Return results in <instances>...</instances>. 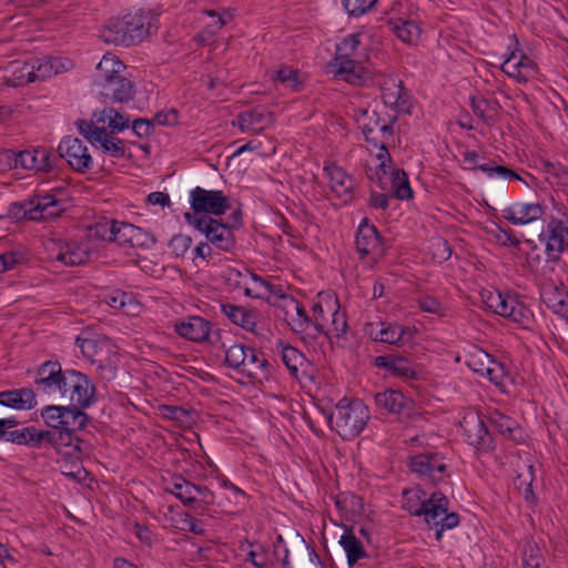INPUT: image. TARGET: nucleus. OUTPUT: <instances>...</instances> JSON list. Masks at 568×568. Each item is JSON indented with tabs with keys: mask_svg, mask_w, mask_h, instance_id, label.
I'll return each mask as SVG.
<instances>
[{
	"mask_svg": "<svg viewBox=\"0 0 568 568\" xmlns=\"http://www.w3.org/2000/svg\"><path fill=\"white\" fill-rule=\"evenodd\" d=\"M362 132L367 143V155L364 159L365 174L367 179L382 190L393 191L398 200H408L413 196L408 176L404 170L392 165V158L387 143L394 135L393 125L381 121L376 112L368 116V122L363 123Z\"/></svg>",
	"mask_w": 568,
	"mask_h": 568,
	"instance_id": "nucleus-1",
	"label": "nucleus"
},
{
	"mask_svg": "<svg viewBox=\"0 0 568 568\" xmlns=\"http://www.w3.org/2000/svg\"><path fill=\"white\" fill-rule=\"evenodd\" d=\"M154 17L151 10L132 8L125 13L110 19L104 26L101 37L104 42L114 45H135L150 34Z\"/></svg>",
	"mask_w": 568,
	"mask_h": 568,
	"instance_id": "nucleus-2",
	"label": "nucleus"
},
{
	"mask_svg": "<svg viewBox=\"0 0 568 568\" xmlns=\"http://www.w3.org/2000/svg\"><path fill=\"white\" fill-rule=\"evenodd\" d=\"M361 33L347 34L337 45L331 62L337 75L353 85H363L371 79V72L358 61Z\"/></svg>",
	"mask_w": 568,
	"mask_h": 568,
	"instance_id": "nucleus-3",
	"label": "nucleus"
},
{
	"mask_svg": "<svg viewBox=\"0 0 568 568\" xmlns=\"http://www.w3.org/2000/svg\"><path fill=\"white\" fill-rule=\"evenodd\" d=\"M65 211V201L57 193H38L22 202L9 205L7 216L12 221L51 220Z\"/></svg>",
	"mask_w": 568,
	"mask_h": 568,
	"instance_id": "nucleus-4",
	"label": "nucleus"
},
{
	"mask_svg": "<svg viewBox=\"0 0 568 568\" xmlns=\"http://www.w3.org/2000/svg\"><path fill=\"white\" fill-rule=\"evenodd\" d=\"M369 410L361 399L342 398L329 415L331 427L343 438L353 439L365 428Z\"/></svg>",
	"mask_w": 568,
	"mask_h": 568,
	"instance_id": "nucleus-5",
	"label": "nucleus"
},
{
	"mask_svg": "<svg viewBox=\"0 0 568 568\" xmlns=\"http://www.w3.org/2000/svg\"><path fill=\"white\" fill-rule=\"evenodd\" d=\"M75 344L82 355L104 374L106 378L115 376L120 362L119 351L113 342L104 335L78 337Z\"/></svg>",
	"mask_w": 568,
	"mask_h": 568,
	"instance_id": "nucleus-6",
	"label": "nucleus"
},
{
	"mask_svg": "<svg viewBox=\"0 0 568 568\" xmlns=\"http://www.w3.org/2000/svg\"><path fill=\"white\" fill-rule=\"evenodd\" d=\"M225 365L252 381L262 382L270 376V364L264 354L243 344L226 348Z\"/></svg>",
	"mask_w": 568,
	"mask_h": 568,
	"instance_id": "nucleus-7",
	"label": "nucleus"
},
{
	"mask_svg": "<svg viewBox=\"0 0 568 568\" xmlns=\"http://www.w3.org/2000/svg\"><path fill=\"white\" fill-rule=\"evenodd\" d=\"M95 386L83 373L75 369H65L60 397L70 403V407L85 409L92 406L95 400Z\"/></svg>",
	"mask_w": 568,
	"mask_h": 568,
	"instance_id": "nucleus-8",
	"label": "nucleus"
},
{
	"mask_svg": "<svg viewBox=\"0 0 568 568\" xmlns=\"http://www.w3.org/2000/svg\"><path fill=\"white\" fill-rule=\"evenodd\" d=\"M101 236L119 245L146 248L155 243L152 234L131 223L120 221H106L99 225Z\"/></svg>",
	"mask_w": 568,
	"mask_h": 568,
	"instance_id": "nucleus-9",
	"label": "nucleus"
},
{
	"mask_svg": "<svg viewBox=\"0 0 568 568\" xmlns=\"http://www.w3.org/2000/svg\"><path fill=\"white\" fill-rule=\"evenodd\" d=\"M185 222L200 233L216 248L230 252L235 246V237L232 229L212 216H197L184 214Z\"/></svg>",
	"mask_w": 568,
	"mask_h": 568,
	"instance_id": "nucleus-10",
	"label": "nucleus"
},
{
	"mask_svg": "<svg viewBox=\"0 0 568 568\" xmlns=\"http://www.w3.org/2000/svg\"><path fill=\"white\" fill-rule=\"evenodd\" d=\"M556 210L558 216H551L539 235L549 260H557L568 247V210L564 205Z\"/></svg>",
	"mask_w": 568,
	"mask_h": 568,
	"instance_id": "nucleus-11",
	"label": "nucleus"
},
{
	"mask_svg": "<svg viewBox=\"0 0 568 568\" xmlns=\"http://www.w3.org/2000/svg\"><path fill=\"white\" fill-rule=\"evenodd\" d=\"M408 467L419 478L433 484L443 483L450 475L445 456L434 450H426L410 456Z\"/></svg>",
	"mask_w": 568,
	"mask_h": 568,
	"instance_id": "nucleus-12",
	"label": "nucleus"
},
{
	"mask_svg": "<svg viewBox=\"0 0 568 568\" xmlns=\"http://www.w3.org/2000/svg\"><path fill=\"white\" fill-rule=\"evenodd\" d=\"M422 516L427 525L436 529L437 540L442 538L445 530L453 529L459 524V515L455 511L448 513V499L439 491L428 497Z\"/></svg>",
	"mask_w": 568,
	"mask_h": 568,
	"instance_id": "nucleus-13",
	"label": "nucleus"
},
{
	"mask_svg": "<svg viewBox=\"0 0 568 568\" xmlns=\"http://www.w3.org/2000/svg\"><path fill=\"white\" fill-rule=\"evenodd\" d=\"M280 306L284 310V317L291 329L304 338L315 339L318 336L317 328L323 327L318 318L312 320L304 306L292 296L280 295Z\"/></svg>",
	"mask_w": 568,
	"mask_h": 568,
	"instance_id": "nucleus-14",
	"label": "nucleus"
},
{
	"mask_svg": "<svg viewBox=\"0 0 568 568\" xmlns=\"http://www.w3.org/2000/svg\"><path fill=\"white\" fill-rule=\"evenodd\" d=\"M375 82L381 89L386 106L397 113H412L413 98L400 79L394 74L379 73L376 75Z\"/></svg>",
	"mask_w": 568,
	"mask_h": 568,
	"instance_id": "nucleus-15",
	"label": "nucleus"
},
{
	"mask_svg": "<svg viewBox=\"0 0 568 568\" xmlns=\"http://www.w3.org/2000/svg\"><path fill=\"white\" fill-rule=\"evenodd\" d=\"M191 212L197 216H220L231 209L230 197L220 190H205L196 186L190 192Z\"/></svg>",
	"mask_w": 568,
	"mask_h": 568,
	"instance_id": "nucleus-16",
	"label": "nucleus"
},
{
	"mask_svg": "<svg viewBox=\"0 0 568 568\" xmlns=\"http://www.w3.org/2000/svg\"><path fill=\"white\" fill-rule=\"evenodd\" d=\"M41 417L52 430H81L88 424V415L80 409L62 405H49L41 409Z\"/></svg>",
	"mask_w": 568,
	"mask_h": 568,
	"instance_id": "nucleus-17",
	"label": "nucleus"
},
{
	"mask_svg": "<svg viewBox=\"0 0 568 568\" xmlns=\"http://www.w3.org/2000/svg\"><path fill=\"white\" fill-rule=\"evenodd\" d=\"M45 250L52 261L61 262L68 266L83 264L89 258L88 243L50 239L45 242Z\"/></svg>",
	"mask_w": 568,
	"mask_h": 568,
	"instance_id": "nucleus-18",
	"label": "nucleus"
},
{
	"mask_svg": "<svg viewBox=\"0 0 568 568\" xmlns=\"http://www.w3.org/2000/svg\"><path fill=\"white\" fill-rule=\"evenodd\" d=\"M77 129L93 146L101 148L110 156L124 158V143L122 140L108 134L105 128L95 125L93 121L79 120Z\"/></svg>",
	"mask_w": 568,
	"mask_h": 568,
	"instance_id": "nucleus-19",
	"label": "nucleus"
},
{
	"mask_svg": "<svg viewBox=\"0 0 568 568\" xmlns=\"http://www.w3.org/2000/svg\"><path fill=\"white\" fill-rule=\"evenodd\" d=\"M58 152L60 158L64 159L78 173L84 174L93 168V158L85 142L79 138H63L58 145Z\"/></svg>",
	"mask_w": 568,
	"mask_h": 568,
	"instance_id": "nucleus-20",
	"label": "nucleus"
},
{
	"mask_svg": "<svg viewBox=\"0 0 568 568\" xmlns=\"http://www.w3.org/2000/svg\"><path fill=\"white\" fill-rule=\"evenodd\" d=\"M356 251L362 258H368V262L375 263L384 255V245L377 229L364 219L356 232Z\"/></svg>",
	"mask_w": 568,
	"mask_h": 568,
	"instance_id": "nucleus-21",
	"label": "nucleus"
},
{
	"mask_svg": "<svg viewBox=\"0 0 568 568\" xmlns=\"http://www.w3.org/2000/svg\"><path fill=\"white\" fill-rule=\"evenodd\" d=\"M460 427L464 439L477 450L486 453L494 448L493 437L478 413L467 412L460 422Z\"/></svg>",
	"mask_w": 568,
	"mask_h": 568,
	"instance_id": "nucleus-22",
	"label": "nucleus"
},
{
	"mask_svg": "<svg viewBox=\"0 0 568 568\" xmlns=\"http://www.w3.org/2000/svg\"><path fill=\"white\" fill-rule=\"evenodd\" d=\"M14 168L37 172H50L54 169L57 156L45 146H36L14 154Z\"/></svg>",
	"mask_w": 568,
	"mask_h": 568,
	"instance_id": "nucleus-23",
	"label": "nucleus"
},
{
	"mask_svg": "<svg viewBox=\"0 0 568 568\" xmlns=\"http://www.w3.org/2000/svg\"><path fill=\"white\" fill-rule=\"evenodd\" d=\"M274 114L265 106L257 105L239 113L233 121V126L242 133L261 134L274 124Z\"/></svg>",
	"mask_w": 568,
	"mask_h": 568,
	"instance_id": "nucleus-24",
	"label": "nucleus"
},
{
	"mask_svg": "<svg viewBox=\"0 0 568 568\" xmlns=\"http://www.w3.org/2000/svg\"><path fill=\"white\" fill-rule=\"evenodd\" d=\"M233 277L237 286L243 287L246 296L253 298H264L267 294H270L280 298V295H284L281 293L280 287H276L265 278L255 273H251L247 270H245L244 273L240 271H230V278Z\"/></svg>",
	"mask_w": 568,
	"mask_h": 568,
	"instance_id": "nucleus-25",
	"label": "nucleus"
},
{
	"mask_svg": "<svg viewBox=\"0 0 568 568\" xmlns=\"http://www.w3.org/2000/svg\"><path fill=\"white\" fill-rule=\"evenodd\" d=\"M65 369L59 362H45L37 371L34 385L38 392L45 395H59L62 390Z\"/></svg>",
	"mask_w": 568,
	"mask_h": 568,
	"instance_id": "nucleus-26",
	"label": "nucleus"
},
{
	"mask_svg": "<svg viewBox=\"0 0 568 568\" xmlns=\"http://www.w3.org/2000/svg\"><path fill=\"white\" fill-rule=\"evenodd\" d=\"M75 432L69 429L45 430L44 443L50 444L57 454L65 459H79L82 453L83 440L74 436Z\"/></svg>",
	"mask_w": 568,
	"mask_h": 568,
	"instance_id": "nucleus-27",
	"label": "nucleus"
},
{
	"mask_svg": "<svg viewBox=\"0 0 568 568\" xmlns=\"http://www.w3.org/2000/svg\"><path fill=\"white\" fill-rule=\"evenodd\" d=\"M275 352L288 369L292 377L300 383L308 378L310 362L296 347L280 341L275 345Z\"/></svg>",
	"mask_w": 568,
	"mask_h": 568,
	"instance_id": "nucleus-28",
	"label": "nucleus"
},
{
	"mask_svg": "<svg viewBox=\"0 0 568 568\" xmlns=\"http://www.w3.org/2000/svg\"><path fill=\"white\" fill-rule=\"evenodd\" d=\"M540 298L551 313L568 323V288L562 283H544Z\"/></svg>",
	"mask_w": 568,
	"mask_h": 568,
	"instance_id": "nucleus-29",
	"label": "nucleus"
},
{
	"mask_svg": "<svg viewBox=\"0 0 568 568\" xmlns=\"http://www.w3.org/2000/svg\"><path fill=\"white\" fill-rule=\"evenodd\" d=\"M173 328L184 339L193 343H203L209 339L211 323L201 316L193 315L176 321Z\"/></svg>",
	"mask_w": 568,
	"mask_h": 568,
	"instance_id": "nucleus-30",
	"label": "nucleus"
},
{
	"mask_svg": "<svg viewBox=\"0 0 568 568\" xmlns=\"http://www.w3.org/2000/svg\"><path fill=\"white\" fill-rule=\"evenodd\" d=\"M369 334L376 342L400 347L413 341L415 328L397 323H381L379 328L372 327Z\"/></svg>",
	"mask_w": 568,
	"mask_h": 568,
	"instance_id": "nucleus-31",
	"label": "nucleus"
},
{
	"mask_svg": "<svg viewBox=\"0 0 568 568\" xmlns=\"http://www.w3.org/2000/svg\"><path fill=\"white\" fill-rule=\"evenodd\" d=\"M324 172L329 180L332 192L344 203L352 201L354 191V179L342 166L335 163H327Z\"/></svg>",
	"mask_w": 568,
	"mask_h": 568,
	"instance_id": "nucleus-32",
	"label": "nucleus"
},
{
	"mask_svg": "<svg viewBox=\"0 0 568 568\" xmlns=\"http://www.w3.org/2000/svg\"><path fill=\"white\" fill-rule=\"evenodd\" d=\"M32 78L36 81H44L53 75L69 71L73 63L68 58L44 57L30 60Z\"/></svg>",
	"mask_w": 568,
	"mask_h": 568,
	"instance_id": "nucleus-33",
	"label": "nucleus"
},
{
	"mask_svg": "<svg viewBox=\"0 0 568 568\" xmlns=\"http://www.w3.org/2000/svg\"><path fill=\"white\" fill-rule=\"evenodd\" d=\"M547 211L544 203L518 202L504 210V217L514 225H525L541 219Z\"/></svg>",
	"mask_w": 568,
	"mask_h": 568,
	"instance_id": "nucleus-34",
	"label": "nucleus"
},
{
	"mask_svg": "<svg viewBox=\"0 0 568 568\" xmlns=\"http://www.w3.org/2000/svg\"><path fill=\"white\" fill-rule=\"evenodd\" d=\"M376 367L384 369L392 376L405 379H417L418 373L415 365L406 357L398 355H381L374 359Z\"/></svg>",
	"mask_w": 568,
	"mask_h": 568,
	"instance_id": "nucleus-35",
	"label": "nucleus"
},
{
	"mask_svg": "<svg viewBox=\"0 0 568 568\" xmlns=\"http://www.w3.org/2000/svg\"><path fill=\"white\" fill-rule=\"evenodd\" d=\"M375 403L379 408L398 416H408L414 408V402L409 397L394 389L376 394Z\"/></svg>",
	"mask_w": 568,
	"mask_h": 568,
	"instance_id": "nucleus-36",
	"label": "nucleus"
},
{
	"mask_svg": "<svg viewBox=\"0 0 568 568\" xmlns=\"http://www.w3.org/2000/svg\"><path fill=\"white\" fill-rule=\"evenodd\" d=\"M501 70L517 82H526L535 74V62L527 55L511 52L503 62Z\"/></svg>",
	"mask_w": 568,
	"mask_h": 568,
	"instance_id": "nucleus-37",
	"label": "nucleus"
},
{
	"mask_svg": "<svg viewBox=\"0 0 568 568\" xmlns=\"http://www.w3.org/2000/svg\"><path fill=\"white\" fill-rule=\"evenodd\" d=\"M222 313L235 325L252 333H257L258 315L255 310L234 304H222Z\"/></svg>",
	"mask_w": 568,
	"mask_h": 568,
	"instance_id": "nucleus-38",
	"label": "nucleus"
},
{
	"mask_svg": "<svg viewBox=\"0 0 568 568\" xmlns=\"http://www.w3.org/2000/svg\"><path fill=\"white\" fill-rule=\"evenodd\" d=\"M500 316L524 327L528 326L534 318V314L529 307L517 295L513 294L507 298Z\"/></svg>",
	"mask_w": 568,
	"mask_h": 568,
	"instance_id": "nucleus-39",
	"label": "nucleus"
},
{
	"mask_svg": "<svg viewBox=\"0 0 568 568\" xmlns=\"http://www.w3.org/2000/svg\"><path fill=\"white\" fill-rule=\"evenodd\" d=\"M44 433L45 430L38 429L34 426H27L9 430L4 434V439L13 444L26 445L30 448H40L44 443Z\"/></svg>",
	"mask_w": 568,
	"mask_h": 568,
	"instance_id": "nucleus-40",
	"label": "nucleus"
},
{
	"mask_svg": "<svg viewBox=\"0 0 568 568\" xmlns=\"http://www.w3.org/2000/svg\"><path fill=\"white\" fill-rule=\"evenodd\" d=\"M36 395L31 388H20L0 393V405L16 409H31L36 406Z\"/></svg>",
	"mask_w": 568,
	"mask_h": 568,
	"instance_id": "nucleus-41",
	"label": "nucleus"
},
{
	"mask_svg": "<svg viewBox=\"0 0 568 568\" xmlns=\"http://www.w3.org/2000/svg\"><path fill=\"white\" fill-rule=\"evenodd\" d=\"M124 70V64L115 55L104 54L97 65L95 81L101 87L122 75Z\"/></svg>",
	"mask_w": 568,
	"mask_h": 568,
	"instance_id": "nucleus-42",
	"label": "nucleus"
},
{
	"mask_svg": "<svg viewBox=\"0 0 568 568\" xmlns=\"http://www.w3.org/2000/svg\"><path fill=\"white\" fill-rule=\"evenodd\" d=\"M101 88L103 94L115 102H126L133 98V87L123 74L104 83Z\"/></svg>",
	"mask_w": 568,
	"mask_h": 568,
	"instance_id": "nucleus-43",
	"label": "nucleus"
},
{
	"mask_svg": "<svg viewBox=\"0 0 568 568\" xmlns=\"http://www.w3.org/2000/svg\"><path fill=\"white\" fill-rule=\"evenodd\" d=\"M339 545L346 554L347 564L349 566H354L358 560L368 557L363 542L351 530L344 531L341 536Z\"/></svg>",
	"mask_w": 568,
	"mask_h": 568,
	"instance_id": "nucleus-44",
	"label": "nucleus"
},
{
	"mask_svg": "<svg viewBox=\"0 0 568 568\" xmlns=\"http://www.w3.org/2000/svg\"><path fill=\"white\" fill-rule=\"evenodd\" d=\"M94 124L106 125L111 132H121L129 126V119L112 108H104L102 111L94 113Z\"/></svg>",
	"mask_w": 568,
	"mask_h": 568,
	"instance_id": "nucleus-45",
	"label": "nucleus"
},
{
	"mask_svg": "<svg viewBox=\"0 0 568 568\" xmlns=\"http://www.w3.org/2000/svg\"><path fill=\"white\" fill-rule=\"evenodd\" d=\"M334 306H337V298L332 296H320L318 302L313 304L312 311L313 316L312 320H317L322 324V328H317L318 335L327 334L325 326L328 327L331 313L334 311Z\"/></svg>",
	"mask_w": 568,
	"mask_h": 568,
	"instance_id": "nucleus-46",
	"label": "nucleus"
},
{
	"mask_svg": "<svg viewBox=\"0 0 568 568\" xmlns=\"http://www.w3.org/2000/svg\"><path fill=\"white\" fill-rule=\"evenodd\" d=\"M426 493L419 487H413L403 491V508L413 516H422L427 503Z\"/></svg>",
	"mask_w": 568,
	"mask_h": 568,
	"instance_id": "nucleus-47",
	"label": "nucleus"
},
{
	"mask_svg": "<svg viewBox=\"0 0 568 568\" xmlns=\"http://www.w3.org/2000/svg\"><path fill=\"white\" fill-rule=\"evenodd\" d=\"M489 422L498 433L508 438L517 439V434L521 433L515 419L498 410L489 414Z\"/></svg>",
	"mask_w": 568,
	"mask_h": 568,
	"instance_id": "nucleus-48",
	"label": "nucleus"
},
{
	"mask_svg": "<svg viewBox=\"0 0 568 568\" xmlns=\"http://www.w3.org/2000/svg\"><path fill=\"white\" fill-rule=\"evenodd\" d=\"M104 301L112 308L123 310L125 313H133L140 308L139 303L131 294L120 290L105 294Z\"/></svg>",
	"mask_w": 568,
	"mask_h": 568,
	"instance_id": "nucleus-49",
	"label": "nucleus"
},
{
	"mask_svg": "<svg viewBox=\"0 0 568 568\" xmlns=\"http://www.w3.org/2000/svg\"><path fill=\"white\" fill-rule=\"evenodd\" d=\"M521 565L523 568H547L541 549L535 541L527 540L524 544Z\"/></svg>",
	"mask_w": 568,
	"mask_h": 568,
	"instance_id": "nucleus-50",
	"label": "nucleus"
},
{
	"mask_svg": "<svg viewBox=\"0 0 568 568\" xmlns=\"http://www.w3.org/2000/svg\"><path fill=\"white\" fill-rule=\"evenodd\" d=\"M509 295L510 294H504L501 291L495 288H484L480 292L485 307L498 315L503 313L504 305Z\"/></svg>",
	"mask_w": 568,
	"mask_h": 568,
	"instance_id": "nucleus-51",
	"label": "nucleus"
},
{
	"mask_svg": "<svg viewBox=\"0 0 568 568\" xmlns=\"http://www.w3.org/2000/svg\"><path fill=\"white\" fill-rule=\"evenodd\" d=\"M493 357L479 347H473L465 355V364L479 376L485 371L487 365L491 362Z\"/></svg>",
	"mask_w": 568,
	"mask_h": 568,
	"instance_id": "nucleus-52",
	"label": "nucleus"
},
{
	"mask_svg": "<svg viewBox=\"0 0 568 568\" xmlns=\"http://www.w3.org/2000/svg\"><path fill=\"white\" fill-rule=\"evenodd\" d=\"M328 338H339L345 335L347 331L346 315L339 311V304L334 306V311L331 313L328 327L325 326Z\"/></svg>",
	"mask_w": 568,
	"mask_h": 568,
	"instance_id": "nucleus-53",
	"label": "nucleus"
},
{
	"mask_svg": "<svg viewBox=\"0 0 568 568\" xmlns=\"http://www.w3.org/2000/svg\"><path fill=\"white\" fill-rule=\"evenodd\" d=\"M394 31L406 43H415L420 36L419 26L413 20H399L394 24Z\"/></svg>",
	"mask_w": 568,
	"mask_h": 568,
	"instance_id": "nucleus-54",
	"label": "nucleus"
},
{
	"mask_svg": "<svg viewBox=\"0 0 568 568\" xmlns=\"http://www.w3.org/2000/svg\"><path fill=\"white\" fill-rule=\"evenodd\" d=\"M10 68L12 78H10L8 81L11 85L18 87L34 82L32 78L30 60L23 63L13 62L11 63Z\"/></svg>",
	"mask_w": 568,
	"mask_h": 568,
	"instance_id": "nucleus-55",
	"label": "nucleus"
},
{
	"mask_svg": "<svg viewBox=\"0 0 568 568\" xmlns=\"http://www.w3.org/2000/svg\"><path fill=\"white\" fill-rule=\"evenodd\" d=\"M478 169L490 179L521 180V178L511 169L504 165H497L494 162L480 164Z\"/></svg>",
	"mask_w": 568,
	"mask_h": 568,
	"instance_id": "nucleus-56",
	"label": "nucleus"
},
{
	"mask_svg": "<svg viewBox=\"0 0 568 568\" xmlns=\"http://www.w3.org/2000/svg\"><path fill=\"white\" fill-rule=\"evenodd\" d=\"M480 376L488 378L495 386L503 388L507 378V372L504 364L493 358Z\"/></svg>",
	"mask_w": 568,
	"mask_h": 568,
	"instance_id": "nucleus-57",
	"label": "nucleus"
},
{
	"mask_svg": "<svg viewBox=\"0 0 568 568\" xmlns=\"http://www.w3.org/2000/svg\"><path fill=\"white\" fill-rule=\"evenodd\" d=\"M271 78L280 81L286 88H290L292 90L298 89L300 80L298 71L296 69L286 65L282 67L280 70L273 71L271 73Z\"/></svg>",
	"mask_w": 568,
	"mask_h": 568,
	"instance_id": "nucleus-58",
	"label": "nucleus"
},
{
	"mask_svg": "<svg viewBox=\"0 0 568 568\" xmlns=\"http://www.w3.org/2000/svg\"><path fill=\"white\" fill-rule=\"evenodd\" d=\"M417 305L423 312L434 314L440 317L446 316L448 312V308L444 303H442L438 298L430 295L419 297L417 301Z\"/></svg>",
	"mask_w": 568,
	"mask_h": 568,
	"instance_id": "nucleus-59",
	"label": "nucleus"
},
{
	"mask_svg": "<svg viewBox=\"0 0 568 568\" xmlns=\"http://www.w3.org/2000/svg\"><path fill=\"white\" fill-rule=\"evenodd\" d=\"M194 510L206 511L215 503V494L204 485H196Z\"/></svg>",
	"mask_w": 568,
	"mask_h": 568,
	"instance_id": "nucleus-60",
	"label": "nucleus"
},
{
	"mask_svg": "<svg viewBox=\"0 0 568 568\" xmlns=\"http://www.w3.org/2000/svg\"><path fill=\"white\" fill-rule=\"evenodd\" d=\"M245 560L251 562L255 568H268L272 562L267 550L261 545L247 551Z\"/></svg>",
	"mask_w": 568,
	"mask_h": 568,
	"instance_id": "nucleus-61",
	"label": "nucleus"
},
{
	"mask_svg": "<svg viewBox=\"0 0 568 568\" xmlns=\"http://www.w3.org/2000/svg\"><path fill=\"white\" fill-rule=\"evenodd\" d=\"M377 0H343L347 13L353 17H361L368 12Z\"/></svg>",
	"mask_w": 568,
	"mask_h": 568,
	"instance_id": "nucleus-62",
	"label": "nucleus"
},
{
	"mask_svg": "<svg viewBox=\"0 0 568 568\" xmlns=\"http://www.w3.org/2000/svg\"><path fill=\"white\" fill-rule=\"evenodd\" d=\"M489 233L500 245L517 246L520 243L510 229H503L499 225H495Z\"/></svg>",
	"mask_w": 568,
	"mask_h": 568,
	"instance_id": "nucleus-63",
	"label": "nucleus"
},
{
	"mask_svg": "<svg viewBox=\"0 0 568 568\" xmlns=\"http://www.w3.org/2000/svg\"><path fill=\"white\" fill-rule=\"evenodd\" d=\"M191 245L192 239L184 234L174 235L169 243V247L175 256H183Z\"/></svg>",
	"mask_w": 568,
	"mask_h": 568,
	"instance_id": "nucleus-64",
	"label": "nucleus"
}]
</instances>
